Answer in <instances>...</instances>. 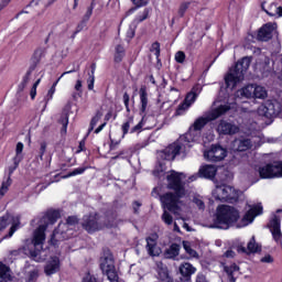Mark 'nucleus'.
I'll list each match as a JSON object with an SVG mask.
<instances>
[{"mask_svg":"<svg viewBox=\"0 0 282 282\" xmlns=\"http://www.w3.org/2000/svg\"><path fill=\"white\" fill-rule=\"evenodd\" d=\"M166 181L169 191H174V193L167 192L163 194L161 196V202L163 204V208L176 215V213L181 210L180 199L186 197V187L182 181V173L172 170L166 176Z\"/></svg>","mask_w":282,"mask_h":282,"instance_id":"nucleus-1","label":"nucleus"},{"mask_svg":"<svg viewBox=\"0 0 282 282\" xmlns=\"http://www.w3.org/2000/svg\"><path fill=\"white\" fill-rule=\"evenodd\" d=\"M241 219V213L237 207L231 205H218L216 214L213 219V224L209 228H216L217 230H230Z\"/></svg>","mask_w":282,"mask_h":282,"instance_id":"nucleus-2","label":"nucleus"},{"mask_svg":"<svg viewBox=\"0 0 282 282\" xmlns=\"http://www.w3.org/2000/svg\"><path fill=\"white\" fill-rule=\"evenodd\" d=\"M252 63V57L245 56L240 58L234 67L229 68L228 73L225 75L226 89H235L239 83L243 82L248 69Z\"/></svg>","mask_w":282,"mask_h":282,"instance_id":"nucleus-3","label":"nucleus"},{"mask_svg":"<svg viewBox=\"0 0 282 282\" xmlns=\"http://www.w3.org/2000/svg\"><path fill=\"white\" fill-rule=\"evenodd\" d=\"M23 142L17 143L15 155L12 158V164L8 166V177L1 183L0 199H3L6 194L10 191V186H12V175H14V171H17L21 162H23Z\"/></svg>","mask_w":282,"mask_h":282,"instance_id":"nucleus-4","label":"nucleus"},{"mask_svg":"<svg viewBox=\"0 0 282 282\" xmlns=\"http://www.w3.org/2000/svg\"><path fill=\"white\" fill-rule=\"evenodd\" d=\"M228 111H230V106H218L217 108L208 112L206 117H198L189 127V131H202V129H204V127H206L208 122H213L217 120V118H221V116H225V113H228Z\"/></svg>","mask_w":282,"mask_h":282,"instance_id":"nucleus-5","label":"nucleus"},{"mask_svg":"<svg viewBox=\"0 0 282 282\" xmlns=\"http://www.w3.org/2000/svg\"><path fill=\"white\" fill-rule=\"evenodd\" d=\"M99 220L100 216L98 215V213H90L83 216L80 226L83 230H85L88 235H94L95 232H100V230L105 228V225H102V223H99Z\"/></svg>","mask_w":282,"mask_h":282,"instance_id":"nucleus-6","label":"nucleus"},{"mask_svg":"<svg viewBox=\"0 0 282 282\" xmlns=\"http://www.w3.org/2000/svg\"><path fill=\"white\" fill-rule=\"evenodd\" d=\"M215 199L218 202H227V204H235V202H238L239 195L232 186L223 184L216 186Z\"/></svg>","mask_w":282,"mask_h":282,"instance_id":"nucleus-7","label":"nucleus"},{"mask_svg":"<svg viewBox=\"0 0 282 282\" xmlns=\"http://www.w3.org/2000/svg\"><path fill=\"white\" fill-rule=\"evenodd\" d=\"M227 155L228 150L220 144H212L209 150L204 152V158L207 162H223Z\"/></svg>","mask_w":282,"mask_h":282,"instance_id":"nucleus-8","label":"nucleus"},{"mask_svg":"<svg viewBox=\"0 0 282 282\" xmlns=\"http://www.w3.org/2000/svg\"><path fill=\"white\" fill-rule=\"evenodd\" d=\"M267 228H269L272 238L279 243L281 241V216L273 214V217L269 220Z\"/></svg>","mask_w":282,"mask_h":282,"instance_id":"nucleus-9","label":"nucleus"},{"mask_svg":"<svg viewBox=\"0 0 282 282\" xmlns=\"http://www.w3.org/2000/svg\"><path fill=\"white\" fill-rule=\"evenodd\" d=\"M216 131L219 135H236V133H239V127L221 119L216 128Z\"/></svg>","mask_w":282,"mask_h":282,"instance_id":"nucleus-10","label":"nucleus"},{"mask_svg":"<svg viewBox=\"0 0 282 282\" xmlns=\"http://www.w3.org/2000/svg\"><path fill=\"white\" fill-rule=\"evenodd\" d=\"M180 153H182V145L180 143H173L161 151V159L167 162H173V160H175Z\"/></svg>","mask_w":282,"mask_h":282,"instance_id":"nucleus-11","label":"nucleus"},{"mask_svg":"<svg viewBox=\"0 0 282 282\" xmlns=\"http://www.w3.org/2000/svg\"><path fill=\"white\" fill-rule=\"evenodd\" d=\"M145 241V248L150 257H160V254H162V249L158 247V234H152L151 236L147 237Z\"/></svg>","mask_w":282,"mask_h":282,"instance_id":"nucleus-12","label":"nucleus"},{"mask_svg":"<svg viewBox=\"0 0 282 282\" xmlns=\"http://www.w3.org/2000/svg\"><path fill=\"white\" fill-rule=\"evenodd\" d=\"M61 219V212L58 209H48L44 216L41 218V226H54Z\"/></svg>","mask_w":282,"mask_h":282,"instance_id":"nucleus-13","label":"nucleus"},{"mask_svg":"<svg viewBox=\"0 0 282 282\" xmlns=\"http://www.w3.org/2000/svg\"><path fill=\"white\" fill-rule=\"evenodd\" d=\"M57 272H61V258H58L57 256H53L44 265V274L46 276H52Z\"/></svg>","mask_w":282,"mask_h":282,"instance_id":"nucleus-14","label":"nucleus"},{"mask_svg":"<svg viewBox=\"0 0 282 282\" xmlns=\"http://www.w3.org/2000/svg\"><path fill=\"white\" fill-rule=\"evenodd\" d=\"M180 274H181V282H191V278L195 272H197V269L193 267L189 262H183L178 268Z\"/></svg>","mask_w":282,"mask_h":282,"instance_id":"nucleus-15","label":"nucleus"},{"mask_svg":"<svg viewBox=\"0 0 282 282\" xmlns=\"http://www.w3.org/2000/svg\"><path fill=\"white\" fill-rule=\"evenodd\" d=\"M62 224L57 226L53 230V234L51 235V239L48 240L50 246H53V248H58L61 246V242L65 241L67 239V232L61 230Z\"/></svg>","mask_w":282,"mask_h":282,"instance_id":"nucleus-16","label":"nucleus"},{"mask_svg":"<svg viewBox=\"0 0 282 282\" xmlns=\"http://www.w3.org/2000/svg\"><path fill=\"white\" fill-rule=\"evenodd\" d=\"M45 230H47V225H39L34 230L32 239L34 248H37L39 246L43 248V243H45Z\"/></svg>","mask_w":282,"mask_h":282,"instance_id":"nucleus-17","label":"nucleus"},{"mask_svg":"<svg viewBox=\"0 0 282 282\" xmlns=\"http://www.w3.org/2000/svg\"><path fill=\"white\" fill-rule=\"evenodd\" d=\"M272 32H274V28L270 23L263 24L258 30L257 39L258 41H270L272 39Z\"/></svg>","mask_w":282,"mask_h":282,"instance_id":"nucleus-18","label":"nucleus"},{"mask_svg":"<svg viewBox=\"0 0 282 282\" xmlns=\"http://www.w3.org/2000/svg\"><path fill=\"white\" fill-rule=\"evenodd\" d=\"M139 98H140V113H147V107H149V91L147 90V86H141L139 89Z\"/></svg>","mask_w":282,"mask_h":282,"instance_id":"nucleus-19","label":"nucleus"},{"mask_svg":"<svg viewBox=\"0 0 282 282\" xmlns=\"http://www.w3.org/2000/svg\"><path fill=\"white\" fill-rule=\"evenodd\" d=\"M198 175L205 180H214L215 175H217V166L208 164L203 165L198 171Z\"/></svg>","mask_w":282,"mask_h":282,"instance_id":"nucleus-20","label":"nucleus"},{"mask_svg":"<svg viewBox=\"0 0 282 282\" xmlns=\"http://www.w3.org/2000/svg\"><path fill=\"white\" fill-rule=\"evenodd\" d=\"M259 175L261 180H274V164L268 163L267 165L259 167Z\"/></svg>","mask_w":282,"mask_h":282,"instance_id":"nucleus-21","label":"nucleus"},{"mask_svg":"<svg viewBox=\"0 0 282 282\" xmlns=\"http://www.w3.org/2000/svg\"><path fill=\"white\" fill-rule=\"evenodd\" d=\"M74 72H76V69H72V70H66L64 72L51 86V88L47 91L46 95V102H50V100H52V98H54V94H56V86L58 85V83H61V78H63V76H67V74H74Z\"/></svg>","mask_w":282,"mask_h":282,"instance_id":"nucleus-22","label":"nucleus"},{"mask_svg":"<svg viewBox=\"0 0 282 282\" xmlns=\"http://www.w3.org/2000/svg\"><path fill=\"white\" fill-rule=\"evenodd\" d=\"M235 145L237 147L236 151L243 153V151H248L249 149L252 148V141L250 139H245V138L237 139L235 141Z\"/></svg>","mask_w":282,"mask_h":282,"instance_id":"nucleus-23","label":"nucleus"},{"mask_svg":"<svg viewBox=\"0 0 282 282\" xmlns=\"http://www.w3.org/2000/svg\"><path fill=\"white\" fill-rule=\"evenodd\" d=\"M181 247L178 243H172L169 249L164 251L165 259H175L180 257Z\"/></svg>","mask_w":282,"mask_h":282,"instance_id":"nucleus-24","label":"nucleus"},{"mask_svg":"<svg viewBox=\"0 0 282 282\" xmlns=\"http://www.w3.org/2000/svg\"><path fill=\"white\" fill-rule=\"evenodd\" d=\"M124 56H127V50L121 44L116 45L115 54H113V62L115 63H122L124 61Z\"/></svg>","mask_w":282,"mask_h":282,"instance_id":"nucleus-25","label":"nucleus"},{"mask_svg":"<svg viewBox=\"0 0 282 282\" xmlns=\"http://www.w3.org/2000/svg\"><path fill=\"white\" fill-rule=\"evenodd\" d=\"M44 54H45V48H42V47L36 48L31 57V61L33 64L30 67H34V69H36V65L41 63V58H43Z\"/></svg>","mask_w":282,"mask_h":282,"instance_id":"nucleus-26","label":"nucleus"},{"mask_svg":"<svg viewBox=\"0 0 282 282\" xmlns=\"http://www.w3.org/2000/svg\"><path fill=\"white\" fill-rule=\"evenodd\" d=\"M0 279L1 282L12 281V275L10 274V267L0 262Z\"/></svg>","mask_w":282,"mask_h":282,"instance_id":"nucleus-27","label":"nucleus"},{"mask_svg":"<svg viewBox=\"0 0 282 282\" xmlns=\"http://www.w3.org/2000/svg\"><path fill=\"white\" fill-rule=\"evenodd\" d=\"M247 250L250 254H257V252H261V246L257 243L254 236L249 240Z\"/></svg>","mask_w":282,"mask_h":282,"instance_id":"nucleus-28","label":"nucleus"},{"mask_svg":"<svg viewBox=\"0 0 282 282\" xmlns=\"http://www.w3.org/2000/svg\"><path fill=\"white\" fill-rule=\"evenodd\" d=\"M33 72H34V66L29 67V72L25 73V75L22 78V82L18 86V91H23V89L28 87V83H30V77L32 76Z\"/></svg>","mask_w":282,"mask_h":282,"instance_id":"nucleus-29","label":"nucleus"},{"mask_svg":"<svg viewBox=\"0 0 282 282\" xmlns=\"http://www.w3.org/2000/svg\"><path fill=\"white\" fill-rule=\"evenodd\" d=\"M88 169H91V166H82V167H76L73 171L68 172L65 176L64 180H67L68 177H76V175H83L85 171H88Z\"/></svg>","mask_w":282,"mask_h":282,"instance_id":"nucleus-30","label":"nucleus"},{"mask_svg":"<svg viewBox=\"0 0 282 282\" xmlns=\"http://www.w3.org/2000/svg\"><path fill=\"white\" fill-rule=\"evenodd\" d=\"M89 19H91V17L85 13L80 22L77 24L76 31L79 33L83 32L85 28H87V23H89Z\"/></svg>","mask_w":282,"mask_h":282,"instance_id":"nucleus-31","label":"nucleus"},{"mask_svg":"<svg viewBox=\"0 0 282 282\" xmlns=\"http://www.w3.org/2000/svg\"><path fill=\"white\" fill-rule=\"evenodd\" d=\"M253 96L259 99L268 98V91L264 87L257 86L253 90Z\"/></svg>","mask_w":282,"mask_h":282,"instance_id":"nucleus-32","label":"nucleus"},{"mask_svg":"<svg viewBox=\"0 0 282 282\" xmlns=\"http://www.w3.org/2000/svg\"><path fill=\"white\" fill-rule=\"evenodd\" d=\"M101 118H102V112L100 110H98L96 112V115L90 120V126L88 129L89 133H90V131H94V128L98 124V122L100 121Z\"/></svg>","mask_w":282,"mask_h":282,"instance_id":"nucleus-33","label":"nucleus"},{"mask_svg":"<svg viewBox=\"0 0 282 282\" xmlns=\"http://www.w3.org/2000/svg\"><path fill=\"white\" fill-rule=\"evenodd\" d=\"M195 100H197V93L191 90L189 93H187V95L185 96L184 102H186V105H188V107H191V105L193 102H195Z\"/></svg>","mask_w":282,"mask_h":282,"instance_id":"nucleus-34","label":"nucleus"},{"mask_svg":"<svg viewBox=\"0 0 282 282\" xmlns=\"http://www.w3.org/2000/svg\"><path fill=\"white\" fill-rule=\"evenodd\" d=\"M131 122H133V117H130L126 122L122 123V138L129 133V129H131Z\"/></svg>","mask_w":282,"mask_h":282,"instance_id":"nucleus-35","label":"nucleus"},{"mask_svg":"<svg viewBox=\"0 0 282 282\" xmlns=\"http://www.w3.org/2000/svg\"><path fill=\"white\" fill-rule=\"evenodd\" d=\"M188 107L191 106H188V104H186L185 101L181 102L175 110V116H184Z\"/></svg>","mask_w":282,"mask_h":282,"instance_id":"nucleus-36","label":"nucleus"},{"mask_svg":"<svg viewBox=\"0 0 282 282\" xmlns=\"http://www.w3.org/2000/svg\"><path fill=\"white\" fill-rule=\"evenodd\" d=\"M184 250L189 257H193L194 259H197L199 254L195 251V249H192L191 245H187L186 242H183Z\"/></svg>","mask_w":282,"mask_h":282,"instance_id":"nucleus-37","label":"nucleus"},{"mask_svg":"<svg viewBox=\"0 0 282 282\" xmlns=\"http://www.w3.org/2000/svg\"><path fill=\"white\" fill-rule=\"evenodd\" d=\"M188 8H191V2L186 1L181 3L180 8H178V17L184 18V15L186 14V10H188Z\"/></svg>","mask_w":282,"mask_h":282,"instance_id":"nucleus-38","label":"nucleus"},{"mask_svg":"<svg viewBox=\"0 0 282 282\" xmlns=\"http://www.w3.org/2000/svg\"><path fill=\"white\" fill-rule=\"evenodd\" d=\"M275 177H282V161H275L273 164Z\"/></svg>","mask_w":282,"mask_h":282,"instance_id":"nucleus-39","label":"nucleus"},{"mask_svg":"<svg viewBox=\"0 0 282 282\" xmlns=\"http://www.w3.org/2000/svg\"><path fill=\"white\" fill-rule=\"evenodd\" d=\"M75 89L78 91L77 94H73V98L76 99V96L82 97L83 96V80L77 79L75 84Z\"/></svg>","mask_w":282,"mask_h":282,"instance_id":"nucleus-40","label":"nucleus"},{"mask_svg":"<svg viewBox=\"0 0 282 282\" xmlns=\"http://www.w3.org/2000/svg\"><path fill=\"white\" fill-rule=\"evenodd\" d=\"M250 210L256 217H259V215H263V206L261 204L254 205L250 208Z\"/></svg>","mask_w":282,"mask_h":282,"instance_id":"nucleus-41","label":"nucleus"},{"mask_svg":"<svg viewBox=\"0 0 282 282\" xmlns=\"http://www.w3.org/2000/svg\"><path fill=\"white\" fill-rule=\"evenodd\" d=\"M162 220L167 226H171L173 224V216L169 212L164 210V213L162 215Z\"/></svg>","mask_w":282,"mask_h":282,"instance_id":"nucleus-42","label":"nucleus"},{"mask_svg":"<svg viewBox=\"0 0 282 282\" xmlns=\"http://www.w3.org/2000/svg\"><path fill=\"white\" fill-rule=\"evenodd\" d=\"M142 127H144V119H141L137 126L132 127L130 133H141Z\"/></svg>","mask_w":282,"mask_h":282,"instance_id":"nucleus-43","label":"nucleus"},{"mask_svg":"<svg viewBox=\"0 0 282 282\" xmlns=\"http://www.w3.org/2000/svg\"><path fill=\"white\" fill-rule=\"evenodd\" d=\"M175 61L176 63H180L182 65L184 61H186V53H184V51L176 52Z\"/></svg>","mask_w":282,"mask_h":282,"instance_id":"nucleus-44","label":"nucleus"},{"mask_svg":"<svg viewBox=\"0 0 282 282\" xmlns=\"http://www.w3.org/2000/svg\"><path fill=\"white\" fill-rule=\"evenodd\" d=\"M86 142H87V137H84L79 141V144H78V148L76 150V153H83V152L87 151V148L85 147Z\"/></svg>","mask_w":282,"mask_h":282,"instance_id":"nucleus-45","label":"nucleus"},{"mask_svg":"<svg viewBox=\"0 0 282 282\" xmlns=\"http://www.w3.org/2000/svg\"><path fill=\"white\" fill-rule=\"evenodd\" d=\"M45 151H47V143L45 141L40 143L39 158L43 161V155H45Z\"/></svg>","mask_w":282,"mask_h":282,"instance_id":"nucleus-46","label":"nucleus"},{"mask_svg":"<svg viewBox=\"0 0 282 282\" xmlns=\"http://www.w3.org/2000/svg\"><path fill=\"white\" fill-rule=\"evenodd\" d=\"M9 219L10 217L8 216L0 217V230H6V228H8L10 225Z\"/></svg>","mask_w":282,"mask_h":282,"instance_id":"nucleus-47","label":"nucleus"},{"mask_svg":"<svg viewBox=\"0 0 282 282\" xmlns=\"http://www.w3.org/2000/svg\"><path fill=\"white\" fill-rule=\"evenodd\" d=\"M78 216H68L66 219L67 226H78Z\"/></svg>","mask_w":282,"mask_h":282,"instance_id":"nucleus-48","label":"nucleus"},{"mask_svg":"<svg viewBox=\"0 0 282 282\" xmlns=\"http://www.w3.org/2000/svg\"><path fill=\"white\" fill-rule=\"evenodd\" d=\"M82 282H98V279L96 278V275L91 274L90 272H87L83 278Z\"/></svg>","mask_w":282,"mask_h":282,"instance_id":"nucleus-49","label":"nucleus"},{"mask_svg":"<svg viewBox=\"0 0 282 282\" xmlns=\"http://www.w3.org/2000/svg\"><path fill=\"white\" fill-rule=\"evenodd\" d=\"M134 36H135V26H129L126 33V37L128 39V42L134 39Z\"/></svg>","mask_w":282,"mask_h":282,"instance_id":"nucleus-50","label":"nucleus"},{"mask_svg":"<svg viewBox=\"0 0 282 282\" xmlns=\"http://www.w3.org/2000/svg\"><path fill=\"white\" fill-rule=\"evenodd\" d=\"M225 272L230 273V274H235V272H239V265L234 263L230 267H225Z\"/></svg>","mask_w":282,"mask_h":282,"instance_id":"nucleus-51","label":"nucleus"},{"mask_svg":"<svg viewBox=\"0 0 282 282\" xmlns=\"http://www.w3.org/2000/svg\"><path fill=\"white\" fill-rule=\"evenodd\" d=\"M132 1L133 6L137 8H144V6H149V0H130Z\"/></svg>","mask_w":282,"mask_h":282,"instance_id":"nucleus-52","label":"nucleus"},{"mask_svg":"<svg viewBox=\"0 0 282 282\" xmlns=\"http://www.w3.org/2000/svg\"><path fill=\"white\" fill-rule=\"evenodd\" d=\"M149 12H150L149 8H145L143 10V13L138 17V22L142 23V21H147V19H149Z\"/></svg>","mask_w":282,"mask_h":282,"instance_id":"nucleus-53","label":"nucleus"},{"mask_svg":"<svg viewBox=\"0 0 282 282\" xmlns=\"http://www.w3.org/2000/svg\"><path fill=\"white\" fill-rule=\"evenodd\" d=\"M39 279V270H33L29 272V282H34Z\"/></svg>","mask_w":282,"mask_h":282,"instance_id":"nucleus-54","label":"nucleus"},{"mask_svg":"<svg viewBox=\"0 0 282 282\" xmlns=\"http://www.w3.org/2000/svg\"><path fill=\"white\" fill-rule=\"evenodd\" d=\"M142 207V203L134 200L132 203V208H133V214L134 215H140V208Z\"/></svg>","mask_w":282,"mask_h":282,"instance_id":"nucleus-55","label":"nucleus"},{"mask_svg":"<svg viewBox=\"0 0 282 282\" xmlns=\"http://www.w3.org/2000/svg\"><path fill=\"white\" fill-rule=\"evenodd\" d=\"M254 217H257V216L251 212V209H249L245 214L243 219H245V221H254Z\"/></svg>","mask_w":282,"mask_h":282,"instance_id":"nucleus-56","label":"nucleus"},{"mask_svg":"<svg viewBox=\"0 0 282 282\" xmlns=\"http://www.w3.org/2000/svg\"><path fill=\"white\" fill-rule=\"evenodd\" d=\"M131 100V98L129 97V93H124L123 94V105L126 107V110L128 111H131V109L129 108V101Z\"/></svg>","mask_w":282,"mask_h":282,"instance_id":"nucleus-57","label":"nucleus"},{"mask_svg":"<svg viewBox=\"0 0 282 282\" xmlns=\"http://www.w3.org/2000/svg\"><path fill=\"white\" fill-rule=\"evenodd\" d=\"M88 90L94 91V83H96V76L90 75L87 79Z\"/></svg>","mask_w":282,"mask_h":282,"instance_id":"nucleus-58","label":"nucleus"},{"mask_svg":"<svg viewBox=\"0 0 282 282\" xmlns=\"http://www.w3.org/2000/svg\"><path fill=\"white\" fill-rule=\"evenodd\" d=\"M94 8H96V0H91L90 6L87 8L85 14L91 17V14H94Z\"/></svg>","mask_w":282,"mask_h":282,"instance_id":"nucleus-59","label":"nucleus"},{"mask_svg":"<svg viewBox=\"0 0 282 282\" xmlns=\"http://www.w3.org/2000/svg\"><path fill=\"white\" fill-rule=\"evenodd\" d=\"M39 254H41V250L36 248L30 250V257L31 259H33V261H36V259L39 258Z\"/></svg>","mask_w":282,"mask_h":282,"instance_id":"nucleus-60","label":"nucleus"},{"mask_svg":"<svg viewBox=\"0 0 282 282\" xmlns=\"http://www.w3.org/2000/svg\"><path fill=\"white\" fill-rule=\"evenodd\" d=\"M119 144H120V140L116 141L110 138V143H109L110 151H116V149H118Z\"/></svg>","mask_w":282,"mask_h":282,"instance_id":"nucleus-61","label":"nucleus"},{"mask_svg":"<svg viewBox=\"0 0 282 282\" xmlns=\"http://www.w3.org/2000/svg\"><path fill=\"white\" fill-rule=\"evenodd\" d=\"M261 263H274V258L272 256L267 254L263 258H261Z\"/></svg>","mask_w":282,"mask_h":282,"instance_id":"nucleus-62","label":"nucleus"},{"mask_svg":"<svg viewBox=\"0 0 282 282\" xmlns=\"http://www.w3.org/2000/svg\"><path fill=\"white\" fill-rule=\"evenodd\" d=\"M160 51H162L160 48V42H153L151 47H150V52H160Z\"/></svg>","mask_w":282,"mask_h":282,"instance_id":"nucleus-63","label":"nucleus"},{"mask_svg":"<svg viewBox=\"0 0 282 282\" xmlns=\"http://www.w3.org/2000/svg\"><path fill=\"white\" fill-rule=\"evenodd\" d=\"M163 279L161 280V282H175L171 275L169 274V272H163Z\"/></svg>","mask_w":282,"mask_h":282,"instance_id":"nucleus-64","label":"nucleus"}]
</instances>
